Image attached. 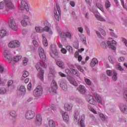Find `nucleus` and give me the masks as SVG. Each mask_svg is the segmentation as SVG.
Instances as JSON below:
<instances>
[{
  "label": "nucleus",
  "instance_id": "1",
  "mask_svg": "<svg viewBox=\"0 0 127 127\" xmlns=\"http://www.w3.org/2000/svg\"><path fill=\"white\" fill-rule=\"evenodd\" d=\"M43 67L45 68H47V64H43L40 62H38L36 64V67L37 69L39 71L38 73V77L41 79V81H43L44 79V70L41 68V67Z\"/></svg>",
  "mask_w": 127,
  "mask_h": 127
},
{
  "label": "nucleus",
  "instance_id": "2",
  "mask_svg": "<svg viewBox=\"0 0 127 127\" xmlns=\"http://www.w3.org/2000/svg\"><path fill=\"white\" fill-rule=\"evenodd\" d=\"M8 23L9 26L13 31H17V25H16V22H15V20L13 17H10L9 18Z\"/></svg>",
  "mask_w": 127,
  "mask_h": 127
},
{
  "label": "nucleus",
  "instance_id": "3",
  "mask_svg": "<svg viewBox=\"0 0 127 127\" xmlns=\"http://www.w3.org/2000/svg\"><path fill=\"white\" fill-rule=\"evenodd\" d=\"M61 38L64 41H67V39L68 40H71L72 36V34L70 32H62L61 35Z\"/></svg>",
  "mask_w": 127,
  "mask_h": 127
},
{
  "label": "nucleus",
  "instance_id": "4",
  "mask_svg": "<svg viewBox=\"0 0 127 127\" xmlns=\"http://www.w3.org/2000/svg\"><path fill=\"white\" fill-rule=\"evenodd\" d=\"M55 17L57 21H60V18L61 16V10L60 6L57 4V8L54 9Z\"/></svg>",
  "mask_w": 127,
  "mask_h": 127
},
{
  "label": "nucleus",
  "instance_id": "5",
  "mask_svg": "<svg viewBox=\"0 0 127 127\" xmlns=\"http://www.w3.org/2000/svg\"><path fill=\"white\" fill-rule=\"evenodd\" d=\"M8 46L11 49L18 48L20 46V43L17 40H13L8 43Z\"/></svg>",
  "mask_w": 127,
  "mask_h": 127
},
{
  "label": "nucleus",
  "instance_id": "6",
  "mask_svg": "<svg viewBox=\"0 0 127 127\" xmlns=\"http://www.w3.org/2000/svg\"><path fill=\"white\" fill-rule=\"evenodd\" d=\"M43 88L41 86H38L33 92V95L35 97H40L43 93Z\"/></svg>",
  "mask_w": 127,
  "mask_h": 127
},
{
  "label": "nucleus",
  "instance_id": "7",
  "mask_svg": "<svg viewBox=\"0 0 127 127\" xmlns=\"http://www.w3.org/2000/svg\"><path fill=\"white\" fill-rule=\"evenodd\" d=\"M58 89V86L56 82L53 80L52 82L51 87L49 90L51 93H56Z\"/></svg>",
  "mask_w": 127,
  "mask_h": 127
},
{
  "label": "nucleus",
  "instance_id": "8",
  "mask_svg": "<svg viewBox=\"0 0 127 127\" xmlns=\"http://www.w3.org/2000/svg\"><path fill=\"white\" fill-rule=\"evenodd\" d=\"M3 56L7 61L11 62L12 61L11 54H10V52L8 50H6L3 52Z\"/></svg>",
  "mask_w": 127,
  "mask_h": 127
},
{
  "label": "nucleus",
  "instance_id": "9",
  "mask_svg": "<svg viewBox=\"0 0 127 127\" xmlns=\"http://www.w3.org/2000/svg\"><path fill=\"white\" fill-rule=\"evenodd\" d=\"M30 19V18L27 15H24L22 17V20L21 21V24L22 26H23V27H25L27 26L28 23L27 21Z\"/></svg>",
  "mask_w": 127,
  "mask_h": 127
},
{
  "label": "nucleus",
  "instance_id": "10",
  "mask_svg": "<svg viewBox=\"0 0 127 127\" xmlns=\"http://www.w3.org/2000/svg\"><path fill=\"white\" fill-rule=\"evenodd\" d=\"M107 44L110 49H112L113 50H116L117 49L115 46L117 43L116 41L113 40L112 42L111 41H108L107 42Z\"/></svg>",
  "mask_w": 127,
  "mask_h": 127
},
{
  "label": "nucleus",
  "instance_id": "11",
  "mask_svg": "<svg viewBox=\"0 0 127 127\" xmlns=\"http://www.w3.org/2000/svg\"><path fill=\"white\" fill-rule=\"evenodd\" d=\"M38 53L40 55L41 59L44 61H45L46 58V55L44 53V49L42 47H39L38 50Z\"/></svg>",
  "mask_w": 127,
  "mask_h": 127
},
{
  "label": "nucleus",
  "instance_id": "12",
  "mask_svg": "<svg viewBox=\"0 0 127 127\" xmlns=\"http://www.w3.org/2000/svg\"><path fill=\"white\" fill-rule=\"evenodd\" d=\"M35 116L34 112L32 111H28L26 113L25 118L27 120L32 119Z\"/></svg>",
  "mask_w": 127,
  "mask_h": 127
},
{
  "label": "nucleus",
  "instance_id": "13",
  "mask_svg": "<svg viewBox=\"0 0 127 127\" xmlns=\"http://www.w3.org/2000/svg\"><path fill=\"white\" fill-rule=\"evenodd\" d=\"M4 2L5 6L9 9L14 8V5H13L12 1H11V0H4Z\"/></svg>",
  "mask_w": 127,
  "mask_h": 127
},
{
  "label": "nucleus",
  "instance_id": "14",
  "mask_svg": "<svg viewBox=\"0 0 127 127\" xmlns=\"http://www.w3.org/2000/svg\"><path fill=\"white\" fill-rule=\"evenodd\" d=\"M21 3V4L19 7V9L21 10L25 9L27 11H28L29 10V8L27 3L24 0H22Z\"/></svg>",
  "mask_w": 127,
  "mask_h": 127
},
{
  "label": "nucleus",
  "instance_id": "15",
  "mask_svg": "<svg viewBox=\"0 0 127 127\" xmlns=\"http://www.w3.org/2000/svg\"><path fill=\"white\" fill-rule=\"evenodd\" d=\"M51 51L53 52V53L55 55L56 57L59 56V52L57 50V47L55 44H52L50 47Z\"/></svg>",
  "mask_w": 127,
  "mask_h": 127
},
{
  "label": "nucleus",
  "instance_id": "16",
  "mask_svg": "<svg viewBox=\"0 0 127 127\" xmlns=\"http://www.w3.org/2000/svg\"><path fill=\"white\" fill-rule=\"evenodd\" d=\"M88 99L87 100L88 102L93 105H97V102L94 99L93 97L91 95L88 96Z\"/></svg>",
  "mask_w": 127,
  "mask_h": 127
},
{
  "label": "nucleus",
  "instance_id": "17",
  "mask_svg": "<svg viewBox=\"0 0 127 127\" xmlns=\"http://www.w3.org/2000/svg\"><path fill=\"white\" fill-rule=\"evenodd\" d=\"M80 116L79 112L78 111L75 112L73 119L74 122L75 123L78 124L80 120Z\"/></svg>",
  "mask_w": 127,
  "mask_h": 127
},
{
  "label": "nucleus",
  "instance_id": "18",
  "mask_svg": "<svg viewBox=\"0 0 127 127\" xmlns=\"http://www.w3.org/2000/svg\"><path fill=\"white\" fill-rule=\"evenodd\" d=\"M36 124L37 126H41L42 124V117L41 115L38 114L36 116V120L35 121Z\"/></svg>",
  "mask_w": 127,
  "mask_h": 127
},
{
  "label": "nucleus",
  "instance_id": "19",
  "mask_svg": "<svg viewBox=\"0 0 127 127\" xmlns=\"http://www.w3.org/2000/svg\"><path fill=\"white\" fill-rule=\"evenodd\" d=\"M94 96L97 102H98L100 105H102V100L101 97L97 93H94Z\"/></svg>",
  "mask_w": 127,
  "mask_h": 127
},
{
  "label": "nucleus",
  "instance_id": "20",
  "mask_svg": "<svg viewBox=\"0 0 127 127\" xmlns=\"http://www.w3.org/2000/svg\"><path fill=\"white\" fill-rule=\"evenodd\" d=\"M57 65L62 69L65 68V64L63 61H58L56 62Z\"/></svg>",
  "mask_w": 127,
  "mask_h": 127
},
{
  "label": "nucleus",
  "instance_id": "21",
  "mask_svg": "<svg viewBox=\"0 0 127 127\" xmlns=\"http://www.w3.org/2000/svg\"><path fill=\"white\" fill-rule=\"evenodd\" d=\"M99 61L98 59L96 58H94L92 59L91 63H90V65L92 67L95 66L96 64H98Z\"/></svg>",
  "mask_w": 127,
  "mask_h": 127
},
{
  "label": "nucleus",
  "instance_id": "22",
  "mask_svg": "<svg viewBox=\"0 0 127 127\" xmlns=\"http://www.w3.org/2000/svg\"><path fill=\"white\" fill-rule=\"evenodd\" d=\"M84 120H85V115H82L80 118V121L79 123L80 127H85V125L84 124Z\"/></svg>",
  "mask_w": 127,
  "mask_h": 127
},
{
  "label": "nucleus",
  "instance_id": "23",
  "mask_svg": "<svg viewBox=\"0 0 127 127\" xmlns=\"http://www.w3.org/2000/svg\"><path fill=\"white\" fill-rule=\"evenodd\" d=\"M7 34V31L5 29L0 30V40L3 39Z\"/></svg>",
  "mask_w": 127,
  "mask_h": 127
},
{
  "label": "nucleus",
  "instance_id": "24",
  "mask_svg": "<svg viewBox=\"0 0 127 127\" xmlns=\"http://www.w3.org/2000/svg\"><path fill=\"white\" fill-rule=\"evenodd\" d=\"M120 110L123 113H124L125 114H127V105L121 104L120 105Z\"/></svg>",
  "mask_w": 127,
  "mask_h": 127
},
{
  "label": "nucleus",
  "instance_id": "25",
  "mask_svg": "<svg viewBox=\"0 0 127 127\" xmlns=\"http://www.w3.org/2000/svg\"><path fill=\"white\" fill-rule=\"evenodd\" d=\"M77 89L81 94H84L86 92V89L84 86L80 85Z\"/></svg>",
  "mask_w": 127,
  "mask_h": 127
},
{
  "label": "nucleus",
  "instance_id": "26",
  "mask_svg": "<svg viewBox=\"0 0 127 127\" xmlns=\"http://www.w3.org/2000/svg\"><path fill=\"white\" fill-rule=\"evenodd\" d=\"M68 81H69V83H70V84H72L73 86H78V84L76 83V80H75L74 78H73V77H68Z\"/></svg>",
  "mask_w": 127,
  "mask_h": 127
},
{
  "label": "nucleus",
  "instance_id": "27",
  "mask_svg": "<svg viewBox=\"0 0 127 127\" xmlns=\"http://www.w3.org/2000/svg\"><path fill=\"white\" fill-rule=\"evenodd\" d=\"M42 39H43V45L45 47H47L48 46V43L47 42V38L46 37L45 34H43L42 36Z\"/></svg>",
  "mask_w": 127,
  "mask_h": 127
},
{
  "label": "nucleus",
  "instance_id": "28",
  "mask_svg": "<svg viewBox=\"0 0 127 127\" xmlns=\"http://www.w3.org/2000/svg\"><path fill=\"white\" fill-rule=\"evenodd\" d=\"M73 105L70 103H65L64 104V110L66 111H70L72 108Z\"/></svg>",
  "mask_w": 127,
  "mask_h": 127
},
{
  "label": "nucleus",
  "instance_id": "29",
  "mask_svg": "<svg viewBox=\"0 0 127 127\" xmlns=\"http://www.w3.org/2000/svg\"><path fill=\"white\" fill-rule=\"evenodd\" d=\"M60 86L64 91H66L67 90V84L65 82H62Z\"/></svg>",
  "mask_w": 127,
  "mask_h": 127
},
{
  "label": "nucleus",
  "instance_id": "30",
  "mask_svg": "<svg viewBox=\"0 0 127 127\" xmlns=\"http://www.w3.org/2000/svg\"><path fill=\"white\" fill-rule=\"evenodd\" d=\"M63 119H64V121L65 122H67L69 121V116L67 113H63Z\"/></svg>",
  "mask_w": 127,
  "mask_h": 127
},
{
  "label": "nucleus",
  "instance_id": "31",
  "mask_svg": "<svg viewBox=\"0 0 127 127\" xmlns=\"http://www.w3.org/2000/svg\"><path fill=\"white\" fill-rule=\"evenodd\" d=\"M70 70L72 71L73 74L75 76H77L78 77L80 76V73L77 69H75L74 68H71Z\"/></svg>",
  "mask_w": 127,
  "mask_h": 127
},
{
  "label": "nucleus",
  "instance_id": "32",
  "mask_svg": "<svg viewBox=\"0 0 127 127\" xmlns=\"http://www.w3.org/2000/svg\"><path fill=\"white\" fill-rule=\"evenodd\" d=\"M95 16L96 19H97L98 20H99L100 21H106V20L104 19L103 17H102V16L95 14Z\"/></svg>",
  "mask_w": 127,
  "mask_h": 127
},
{
  "label": "nucleus",
  "instance_id": "33",
  "mask_svg": "<svg viewBox=\"0 0 127 127\" xmlns=\"http://www.w3.org/2000/svg\"><path fill=\"white\" fill-rule=\"evenodd\" d=\"M22 34L24 36H28L30 34V33L26 29H23L22 31Z\"/></svg>",
  "mask_w": 127,
  "mask_h": 127
},
{
  "label": "nucleus",
  "instance_id": "34",
  "mask_svg": "<svg viewBox=\"0 0 127 127\" xmlns=\"http://www.w3.org/2000/svg\"><path fill=\"white\" fill-rule=\"evenodd\" d=\"M18 89L21 93H25L26 92V88L24 86L19 87Z\"/></svg>",
  "mask_w": 127,
  "mask_h": 127
},
{
  "label": "nucleus",
  "instance_id": "35",
  "mask_svg": "<svg viewBox=\"0 0 127 127\" xmlns=\"http://www.w3.org/2000/svg\"><path fill=\"white\" fill-rule=\"evenodd\" d=\"M114 75L112 76V79L114 81H117L118 80V73L116 71V70H113Z\"/></svg>",
  "mask_w": 127,
  "mask_h": 127
},
{
  "label": "nucleus",
  "instance_id": "36",
  "mask_svg": "<svg viewBox=\"0 0 127 127\" xmlns=\"http://www.w3.org/2000/svg\"><path fill=\"white\" fill-rule=\"evenodd\" d=\"M36 31L37 33H43V28L42 27H36Z\"/></svg>",
  "mask_w": 127,
  "mask_h": 127
},
{
  "label": "nucleus",
  "instance_id": "37",
  "mask_svg": "<svg viewBox=\"0 0 127 127\" xmlns=\"http://www.w3.org/2000/svg\"><path fill=\"white\" fill-rule=\"evenodd\" d=\"M22 58L21 56H16L13 58V61L15 62H18Z\"/></svg>",
  "mask_w": 127,
  "mask_h": 127
},
{
  "label": "nucleus",
  "instance_id": "38",
  "mask_svg": "<svg viewBox=\"0 0 127 127\" xmlns=\"http://www.w3.org/2000/svg\"><path fill=\"white\" fill-rule=\"evenodd\" d=\"M96 6L102 12H104L103 5L102 4H101L100 3H97Z\"/></svg>",
  "mask_w": 127,
  "mask_h": 127
},
{
  "label": "nucleus",
  "instance_id": "39",
  "mask_svg": "<svg viewBox=\"0 0 127 127\" xmlns=\"http://www.w3.org/2000/svg\"><path fill=\"white\" fill-rule=\"evenodd\" d=\"M49 126L51 127H56V123H55V121H54L52 120H50L49 121Z\"/></svg>",
  "mask_w": 127,
  "mask_h": 127
},
{
  "label": "nucleus",
  "instance_id": "40",
  "mask_svg": "<svg viewBox=\"0 0 127 127\" xmlns=\"http://www.w3.org/2000/svg\"><path fill=\"white\" fill-rule=\"evenodd\" d=\"M66 50H67V51L69 52V53H70V54H73V48L70 46H66Z\"/></svg>",
  "mask_w": 127,
  "mask_h": 127
},
{
  "label": "nucleus",
  "instance_id": "41",
  "mask_svg": "<svg viewBox=\"0 0 127 127\" xmlns=\"http://www.w3.org/2000/svg\"><path fill=\"white\" fill-rule=\"evenodd\" d=\"M111 6V2L108 0H107L106 1H105V8L106 9L110 7Z\"/></svg>",
  "mask_w": 127,
  "mask_h": 127
},
{
  "label": "nucleus",
  "instance_id": "42",
  "mask_svg": "<svg viewBox=\"0 0 127 127\" xmlns=\"http://www.w3.org/2000/svg\"><path fill=\"white\" fill-rule=\"evenodd\" d=\"M88 109L90 111H91L93 114H97V112L95 110V109L92 107L91 106H88Z\"/></svg>",
  "mask_w": 127,
  "mask_h": 127
},
{
  "label": "nucleus",
  "instance_id": "43",
  "mask_svg": "<svg viewBox=\"0 0 127 127\" xmlns=\"http://www.w3.org/2000/svg\"><path fill=\"white\" fill-rule=\"evenodd\" d=\"M28 58L25 57L23 58V65L24 66H26L27 65V63H28Z\"/></svg>",
  "mask_w": 127,
  "mask_h": 127
},
{
  "label": "nucleus",
  "instance_id": "44",
  "mask_svg": "<svg viewBox=\"0 0 127 127\" xmlns=\"http://www.w3.org/2000/svg\"><path fill=\"white\" fill-rule=\"evenodd\" d=\"M6 89L4 88L0 89V94H4L6 93Z\"/></svg>",
  "mask_w": 127,
  "mask_h": 127
},
{
  "label": "nucleus",
  "instance_id": "45",
  "mask_svg": "<svg viewBox=\"0 0 127 127\" xmlns=\"http://www.w3.org/2000/svg\"><path fill=\"white\" fill-rule=\"evenodd\" d=\"M10 115L13 117V118H16V112L14 111H12L11 112H10Z\"/></svg>",
  "mask_w": 127,
  "mask_h": 127
},
{
  "label": "nucleus",
  "instance_id": "46",
  "mask_svg": "<svg viewBox=\"0 0 127 127\" xmlns=\"http://www.w3.org/2000/svg\"><path fill=\"white\" fill-rule=\"evenodd\" d=\"M107 74L109 76H112L113 75V71L111 70H107Z\"/></svg>",
  "mask_w": 127,
  "mask_h": 127
},
{
  "label": "nucleus",
  "instance_id": "47",
  "mask_svg": "<svg viewBox=\"0 0 127 127\" xmlns=\"http://www.w3.org/2000/svg\"><path fill=\"white\" fill-rule=\"evenodd\" d=\"M29 75V73L28 71H26V70H24L23 72V77L24 78L27 77Z\"/></svg>",
  "mask_w": 127,
  "mask_h": 127
},
{
  "label": "nucleus",
  "instance_id": "48",
  "mask_svg": "<svg viewBox=\"0 0 127 127\" xmlns=\"http://www.w3.org/2000/svg\"><path fill=\"white\" fill-rule=\"evenodd\" d=\"M4 8V2L3 1L0 2V10H3Z\"/></svg>",
  "mask_w": 127,
  "mask_h": 127
},
{
  "label": "nucleus",
  "instance_id": "49",
  "mask_svg": "<svg viewBox=\"0 0 127 127\" xmlns=\"http://www.w3.org/2000/svg\"><path fill=\"white\" fill-rule=\"evenodd\" d=\"M85 82L88 85H91V81L89 79V78H85Z\"/></svg>",
  "mask_w": 127,
  "mask_h": 127
},
{
  "label": "nucleus",
  "instance_id": "50",
  "mask_svg": "<svg viewBox=\"0 0 127 127\" xmlns=\"http://www.w3.org/2000/svg\"><path fill=\"white\" fill-rule=\"evenodd\" d=\"M50 27L51 26H45L43 28V32H44V31L47 32L51 29Z\"/></svg>",
  "mask_w": 127,
  "mask_h": 127
},
{
  "label": "nucleus",
  "instance_id": "51",
  "mask_svg": "<svg viewBox=\"0 0 127 127\" xmlns=\"http://www.w3.org/2000/svg\"><path fill=\"white\" fill-rule=\"evenodd\" d=\"M76 68L77 69L79 70L80 72H82L84 71V69L82 68V67H81V66L79 65H76Z\"/></svg>",
  "mask_w": 127,
  "mask_h": 127
},
{
  "label": "nucleus",
  "instance_id": "52",
  "mask_svg": "<svg viewBox=\"0 0 127 127\" xmlns=\"http://www.w3.org/2000/svg\"><path fill=\"white\" fill-rule=\"evenodd\" d=\"M82 38L81 39V40L83 44H86V38L85 36H82Z\"/></svg>",
  "mask_w": 127,
  "mask_h": 127
},
{
  "label": "nucleus",
  "instance_id": "53",
  "mask_svg": "<svg viewBox=\"0 0 127 127\" xmlns=\"http://www.w3.org/2000/svg\"><path fill=\"white\" fill-rule=\"evenodd\" d=\"M123 43L125 44L126 47H127V40L125 38H121Z\"/></svg>",
  "mask_w": 127,
  "mask_h": 127
},
{
  "label": "nucleus",
  "instance_id": "54",
  "mask_svg": "<svg viewBox=\"0 0 127 127\" xmlns=\"http://www.w3.org/2000/svg\"><path fill=\"white\" fill-rule=\"evenodd\" d=\"M116 68L120 71H124V68L121 66V65H117Z\"/></svg>",
  "mask_w": 127,
  "mask_h": 127
},
{
  "label": "nucleus",
  "instance_id": "55",
  "mask_svg": "<svg viewBox=\"0 0 127 127\" xmlns=\"http://www.w3.org/2000/svg\"><path fill=\"white\" fill-rule=\"evenodd\" d=\"M99 31L100 32V33H101V34L104 36H105L106 35V32L102 29H100L99 30Z\"/></svg>",
  "mask_w": 127,
  "mask_h": 127
},
{
  "label": "nucleus",
  "instance_id": "56",
  "mask_svg": "<svg viewBox=\"0 0 127 127\" xmlns=\"http://www.w3.org/2000/svg\"><path fill=\"white\" fill-rule=\"evenodd\" d=\"M50 108L51 110H53V111H55L57 109V107H56V106L55 105H51L50 106Z\"/></svg>",
  "mask_w": 127,
  "mask_h": 127
},
{
  "label": "nucleus",
  "instance_id": "57",
  "mask_svg": "<svg viewBox=\"0 0 127 127\" xmlns=\"http://www.w3.org/2000/svg\"><path fill=\"white\" fill-rule=\"evenodd\" d=\"M61 52L64 54H66L67 53V50L64 48H62Z\"/></svg>",
  "mask_w": 127,
  "mask_h": 127
},
{
  "label": "nucleus",
  "instance_id": "58",
  "mask_svg": "<svg viewBox=\"0 0 127 127\" xmlns=\"http://www.w3.org/2000/svg\"><path fill=\"white\" fill-rule=\"evenodd\" d=\"M77 30L79 33L81 34L83 33V28L82 27H78Z\"/></svg>",
  "mask_w": 127,
  "mask_h": 127
},
{
  "label": "nucleus",
  "instance_id": "59",
  "mask_svg": "<svg viewBox=\"0 0 127 127\" xmlns=\"http://www.w3.org/2000/svg\"><path fill=\"white\" fill-rule=\"evenodd\" d=\"M101 119L102 120V121H105V116L104 115V114H100V115H99Z\"/></svg>",
  "mask_w": 127,
  "mask_h": 127
},
{
  "label": "nucleus",
  "instance_id": "60",
  "mask_svg": "<svg viewBox=\"0 0 127 127\" xmlns=\"http://www.w3.org/2000/svg\"><path fill=\"white\" fill-rule=\"evenodd\" d=\"M4 71V67L0 64V73H2Z\"/></svg>",
  "mask_w": 127,
  "mask_h": 127
},
{
  "label": "nucleus",
  "instance_id": "61",
  "mask_svg": "<svg viewBox=\"0 0 127 127\" xmlns=\"http://www.w3.org/2000/svg\"><path fill=\"white\" fill-rule=\"evenodd\" d=\"M121 2V4L123 5V7L124 8H126L127 10V6L125 5V2L124 1V0H120Z\"/></svg>",
  "mask_w": 127,
  "mask_h": 127
},
{
  "label": "nucleus",
  "instance_id": "62",
  "mask_svg": "<svg viewBox=\"0 0 127 127\" xmlns=\"http://www.w3.org/2000/svg\"><path fill=\"white\" fill-rule=\"evenodd\" d=\"M44 24L45 26H51V24L47 20L44 21Z\"/></svg>",
  "mask_w": 127,
  "mask_h": 127
},
{
  "label": "nucleus",
  "instance_id": "63",
  "mask_svg": "<svg viewBox=\"0 0 127 127\" xmlns=\"http://www.w3.org/2000/svg\"><path fill=\"white\" fill-rule=\"evenodd\" d=\"M124 98L127 101V90L125 91L124 94Z\"/></svg>",
  "mask_w": 127,
  "mask_h": 127
},
{
  "label": "nucleus",
  "instance_id": "64",
  "mask_svg": "<svg viewBox=\"0 0 127 127\" xmlns=\"http://www.w3.org/2000/svg\"><path fill=\"white\" fill-rule=\"evenodd\" d=\"M33 44H34V46L37 47L38 46V43L36 41L33 40Z\"/></svg>",
  "mask_w": 127,
  "mask_h": 127
}]
</instances>
